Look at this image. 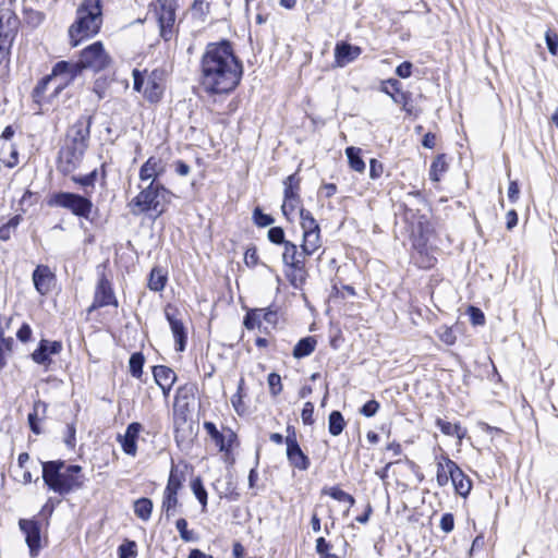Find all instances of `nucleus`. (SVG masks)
Wrapping results in <instances>:
<instances>
[{"mask_svg": "<svg viewBox=\"0 0 558 558\" xmlns=\"http://www.w3.org/2000/svg\"><path fill=\"white\" fill-rule=\"evenodd\" d=\"M108 305L118 306V301L116 299L110 281L102 274L96 286L94 301L90 307L88 308V312L90 313L94 310L105 307Z\"/></svg>", "mask_w": 558, "mask_h": 558, "instance_id": "14", "label": "nucleus"}, {"mask_svg": "<svg viewBox=\"0 0 558 558\" xmlns=\"http://www.w3.org/2000/svg\"><path fill=\"white\" fill-rule=\"evenodd\" d=\"M323 494L329 495L332 499L341 501V502H349L350 506H353L355 502V499L352 495L348 494L347 492L342 490L338 486H332L329 488H324L322 490Z\"/></svg>", "mask_w": 558, "mask_h": 558, "instance_id": "37", "label": "nucleus"}, {"mask_svg": "<svg viewBox=\"0 0 558 558\" xmlns=\"http://www.w3.org/2000/svg\"><path fill=\"white\" fill-rule=\"evenodd\" d=\"M86 149L65 143L58 154L57 169L63 175H68L75 171L83 159Z\"/></svg>", "mask_w": 558, "mask_h": 558, "instance_id": "9", "label": "nucleus"}, {"mask_svg": "<svg viewBox=\"0 0 558 558\" xmlns=\"http://www.w3.org/2000/svg\"><path fill=\"white\" fill-rule=\"evenodd\" d=\"M49 207H60L70 210L74 216L89 219L93 202L89 197L72 192H54L47 198Z\"/></svg>", "mask_w": 558, "mask_h": 558, "instance_id": "7", "label": "nucleus"}, {"mask_svg": "<svg viewBox=\"0 0 558 558\" xmlns=\"http://www.w3.org/2000/svg\"><path fill=\"white\" fill-rule=\"evenodd\" d=\"M16 337L21 342H27L32 337V328L29 327V325L23 324L19 328V330L16 332Z\"/></svg>", "mask_w": 558, "mask_h": 558, "instance_id": "64", "label": "nucleus"}, {"mask_svg": "<svg viewBox=\"0 0 558 558\" xmlns=\"http://www.w3.org/2000/svg\"><path fill=\"white\" fill-rule=\"evenodd\" d=\"M547 49L551 56L558 54V35L548 29L545 34Z\"/></svg>", "mask_w": 558, "mask_h": 558, "instance_id": "56", "label": "nucleus"}, {"mask_svg": "<svg viewBox=\"0 0 558 558\" xmlns=\"http://www.w3.org/2000/svg\"><path fill=\"white\" fill-rule=\"evenodd\" d=\"M17 16L9 11H0V44H4L11 49L19 29Z\"/></svg>", "mask_w": 558, "mask_h": 558, "instance_id": "16", "label": "nucleus"}, {"mask_svg": "<svg viewBox=\"0 0 558 558\" xmlns=\"http://www.w3.org/2000/svg\"><path fill=\"white\" fill-rule=\"evenodd\" d=\"M39 408L45 409L46 404L44 402H41V401L35 402L34 410L32 412H29L28 416H27L29 428H31V430L35 435L41 434V429H40V426L38 424V410H39Z\"/></svg>", "mask_w": 558, "mask_h": 558, "instance_id": "42", "label": "nucleus"}, {"mask_svg": "<svg viewBox=\"0 0 558 558\" xmlns=\"http://www.w3.org/2000/svg\"><path fill=\"white\" fill-rule=\"evenodd\" d=\"M35 290L40 295H46L51 291L52 283L56 280L54 274L47 265H38L32 275Z\"/></svg>", "mask_w": 558, "mask_h": 558, "instance_id": "19", "label": "nucleus"}, {"mask_svg": "<svg viewBox=\"0 0 558 558\" xmlns=\"http://www.w3.org/2000/svg\"><path fill=\"white\" fill-rule=\"evenodd\" d=\"M143 426L138 422H132L128 425L124 435H118L117 440L121 445L123 452L135 457L137 452V439Z\"/></svg>", "mask_w": 558, "mask_h": 558, "instance_id": "18", "label": "nucleus"}, {"mask_svg": "<svg viewBox=\"0 0 558 558\" xmlns=\"http://www.w3.org/2000/svg\"><path fill=\"white\" fill-rule=\"evenodd\" d=\"M93 117L82 116L71 126L65 143L87 149Z\"/></svg>", "mask_w": 558, "mask_h": 558, "instance_id": "10", "label": "nucleus"}, {"mask_svg": "<svg viewBox=\"0 0 558 558\" xmlns=\"http://www.w3.org/2000/svg\"><path fill=\"white\" fill-rule=\"evenodd\" d=\"M300 178L298 173H292L286 178L283 181L284 185V196L290 194L292 197H300L299 191H300Z\"/></svg>", "mask_w": 558, "mask_h": 558, "instance_id": "40", "label": "nucleus"}, {"mask_svg": "<svg viewBox=\"0 0 558 558\" xmlns=\"http://www.w3.org/2000/svg\"><path fill=\"white\" fill-rule=\"evenodd\" d=\"M62 348L61 341L41 339L31 356L36 364L48 367L52 363L51 355L60 354Z\"/></svg>", "mask_w": 558, "mask_h": 558, "instance_id": "17", "label": "nucleus"}, {"mask_svg": "<svg viewBox=\"0 0 558 558\" xmlns=\"http://www.w3.org/2000/svg\"><path fill=\"white\" fill-rule=\"evenodd\" d=\"M110 63V56L106 52L104 44L98 40L85 47L81 51L77 61H58L57 70L61 73L64 70L71 69L74 75L78 76L82 74L83 70H92L97 73L107 69Z\"/></svg>", "mask_w": 558, "mask_h": 558, "instance_id": "5", "label": "nucleus"}, {"mask_svg": "<svg viewBox=\"0 0 558 558\" xmlns=\"http://www.w3.org/2000/svg\"><path fill=\"white\" fill-rule=\"evenodd\" d=\"M380 404L376 400H369L360 409V413L365 417H373L379 410Z\"/></svg>", "mask_w": 558, "mask_h": 558, "instance_id": "58", "label": "nucleus"}, {"mask_svg": "<svg viewBox=\"0 0 558 558\" xmlns=\"http://www.w3.org/2000/svg\"><path fill=\"white\" fill-rule=\"evenodd\" d=\"M144 96L150 102L159 101L161 97V89L159 84L155 81H148L144 89Z\"/></svg>", "mask_w": 558, "mask_h": 558, "instance_id": "46", "label": "nucleus"}, {"mask_svg": "<svg viewBox=\"0 0 558 558\" xmlns=\"http://www.w3.org/2000/svg\"><path fill=\"white\" fill-rule=\"evenodd\" d=\"M144 363L145 356L142 352L132 353L129 360L130 374L135 378H141L143 375Z\"/></svg>", "mask_w": 558, "mask_h": 558, "instance_id": "36", "label": "nucleus"}, {"mask_svg": "<svg viewBox=\"0 0 558 558\" xmlns=\"http://www.w3.org/2000/svg\"><path fill=\"white\" fill-rule=\"evenodd\" d=\"M361 148L349 146L345 148V155L348 157L349 166L352 170L357 172H364L365 162L362 158Z\"/></svg>", "mask_w": 558, "mask_h": 558, "instance_id": "28", "label": "nucleus"}, {"mask_svg": "<svg viewBox=\"0 0 558 558\" xmlns=\"http://www.w3.org/2000/svg\"><path fill=\"white\" fill-rule=\"evenodd\" d=\"M137 556V545L135 541L125 539L118 547V557L119 558H136Z\"/></svg>", "mask_w": 558, "mask_h": 558, "instance_id": "43", "label": "nucleus"}, {"mask_svg": "<svg viewBox=\"0 0 558 558\" xmlns=\"http://www.w3.org/2000/svg\"><path fill=\"white\" fill-rule=\"evenodd\" d=\"M244 263L250 268H254L255 266L258 265L259 258H258L257 248L255 245H252L246 248V251L244 253Z\"/></svg>", "mask_w": 558, "mask_h": 558, "instance_id": "57", "label": "nucleus"}, {"mask_svg": "<svg viewBox=\"0 0 558 558\" xmlns=\"http://www.w3.org/2000/svg\"><path fill=\"white\" fill-rule=\"evenodd\" d=\"M102 25V0H83L76 10V19L69 27L70 45L78 46L83 40L96 36Z\"/></svg>", "mask_w": 558, "mask_h": 558, "instance_id": "3", "label": "nucleus"}, {"mask_svg": "<svg viewBox=\"0 0 558 558\" xmlns=\"http://www.w3.org/2000/svg\"><path fill=\"white\" fill-rule=\"evenodd\" d=\"M63 441L69 449H74L76 446V427L75 423H69L65 426Z\"/></svg>", "mask_w": 558, "mask_h": 558, "instance_id": "53", "label": "nucleus"}, {"mask_svg": "<svg viewBox=\"0 0 558 558\" xmlns=\"http://www.w3.org/2000/svg\"><path fill=\"white\" fill-rule=\"evenodd\" d=\"M149 11L157 15L158 25H174L175 8L168 0H156L149 3Z\"/></svg>", "mask_w": 558, "mask_h": 558, "instance_id": "21", "label": "nucleus"}, {"mask_svg": "<svg viewBox=\"0 0 558 558\" xmlns=\"http://www.w3.org/2000/svg\"><path fill=\"white\" fill-rule=\"evenodd\" d=\"M52 75L53 77H59L60 75H66V80L63 82H59L57 86L54 87L53 97H57L61 94V92L68 87L71 83L74 82V80L77 77V75H74L73 71L71 69L64 70L60 73V71L57 70V63L52 66Z\"/></svg>", "mask_w": 558, "mask_h": 558, "instance_id": "34", "label": "nucleus"}, {"mask_svg": "<svg viewBox=\"0 0 558 558\" xmlns=\"http://www.w3.org/2000/svg\"><path fill=\"white\" fill-rule=\"evenodd\" d=\"M268 240L277 245H283L286 247V243L289 241L286 240L284 230L281 227H271L267 232Z\"/></svg>", "mask_w": 558, "mask_h": 558, "instance_id": "47", "label": "nucleus"}, {"mask_svg": "<svg viewBox=\"0 0 558 558\" xmlns=\"http://www.w3.org/2000/svg\"><path fill=\"white\" fill-rule=\"evenodd\" d=\"M260 311V318L270 325H276L278 322V313L277 311L272 310L271 307L267 308H259Z\"/></svg>", "mask_w": 558, "mask_h": 558, "instance_id": "61", "label": "nucleus"}, {"mask_svg": "<svg viewBox=\"0 0 558 558\" xmlns=\"http://www.w3.org/2000/svg\"><path fill=\"white\" fill-rule=\"evenodd\" d=\"M13 344V338H4L2 332H0V368H3L7 365L4 352H11Z\"/></svg>", "mask_w": 558, "mask_h": 558, "instance_id": "50", "label": "nucleus"}, {"mask_svg": "<svg viewBox=\"0 0 558 558\" xmlns=\"http://www.w3.org/2000/svg\"><path fill=\"white\" fill-rule=\"evenodd\" d=\"M444 460L456 493L462 497H466L471 492L472 481L463 473L454 461L448 457H445Z\"/></svg>", "mask_w": 558, "mask_h": 558, "instance_id": "15", "label": "nucleus"}, {"mask_svg": "<svg viewBox=\"0 0 558 558\" xmlns=\"http://www.w3.org/2000/svg\"><path fill=\"white\" fill-rule=\"evenodd\" d=\"M310 256L312 255L308 252L305 253L302 245L299 250L298 245L293 242L286 243L282 252V263L288 268L286 276L290 284L295 289H301L306 281L308 275L305 260Z\"/></svg>", "mask_w": 558, "mask_h": 558, "instance_id": "6", "label": "nucleus"}, {"mask_svg": "<svg viewBox=\"0 0 558 558\" xmlns=\"http://www.w3.org/2000/svg\"><path fill=\"white\" fill-rule=\"evenodd\" d=\"M301 245L305 253L313 255L322 246L320 230L304 232Z\"/></svg>", "mask_w": 558, "mask_h": 558, "instance_id": "26", "label": "nucleus"}, {"mask_svg": "<svg viewBox=\"0 0 558 558\" xmlns=\"http://www.w3.org/2000/svg\"><path fill=\"white\" fill-rule=\"evenodd\" d=\"M160 160L156 157H149L140 168L138 177L141 181H159L161 170H159Z\"/></svg>", "mask_w": 558, "mask_h": 558, "instance_id": "22", "label": "nucleus"}, {"mask_svg": "<svg viewBox=\"0 0 558 558\" xmlns=\"http://www.w3.org/2000/svg\"><path fill=\"white\" fill-rule=\"evenodd\" d=\"M391 99L395 104L401 105L402 110L408 116H417V112L413 106V99H412V93L410 92H402L399 95H391Z\"/></svg>", "mask_w": 558, "mask_h": 558, "instance_id": "32", "label": "nucleus"}, {"mask_svg": "<svg viewBox=\"0 0 558 558\" xmlns=\"http://www.w3.org/2000/svg\"><path fill=\"white\" fill-rule=\"evenodd\" d=\"M331 547V544L326 541L325 537H318L316 539V553L319 558H339L337 555L330 553Z\"/></svg>", "mask_w": 558, "mask_h": 558, "instance_id": "48", "label": "nucleus"}, {"mask_svg": "<svg viewBox=\"0 0 558 558\" xmlns=\"http://www.w3.org/2000/svg\"><path fill=\"white\" fill-rule=\"evenodd\" d=\"M174 194L167 189L160 181H150L130 203V211L134 216L142 214H155V217L161 216L166 206L171 203Z\"/></svg>", "mask_w": 558, "mask_h": 558, "instance_id": "4", "label": "nucleus"}, {"mask_svg": "<svg viewBox=\"0 0 558 558\" xmlns=\"http://www.w3.org/2000/svg\"><path fill=\"white\" fill-rule=\"evenodd\" d=\"M286 445L290 465L300 471H306L311 465V460L299 445L295 428L291 425L287 426Z\"/></svg>", "mask_w": 558, "mask_h": 558, "instance_id": "8", "label": "nucleus"}, {"mask_svg": "<svg viewBox=\"0 0 558 558\" xmlns=\"http://www.w3.org/2000/svg\"><path fill=\"white\" fill-rule=\"evenodd\" d=\"M468 315L472 325L482 326L485 324V315L481 308L471 305L468 308Z\"/></svg>", "mask_w": 558, "mask_h": 558, "instance_id": "55", "label": "nucleus"}, {"mask_svg": "<svg viewBox=\"0 0 558 558\" xmlns=\"http://www.w3.org/2000/svg\"><path fill=\"white\" fill-rule=\"evenodd\" d=\"M317 345V340L313 336L300 339L293 348V357L300 360L311 355Z\"/></svg>", "mask_w": 558, "mask_h": 558, "instance_id": "23", "label": "nucleus"}, {"mask_svg": "<svg viewBox=\"0 0 558 558\" xmlns=\"http://www.w3.org/2000/svg\"><path fill=\"white\" fill-rule=\"evenodd\" d=\"M347 423L344 421V417L340 411L333 410L330 412L328 416V432L331 436H339Z\"/></svg>", "mask_w": 558, "mask_h": 558, "instance_id": "29", "label": "nucleus"}, {"mask_svg": "<svg viewBox=\"0 0 558 558\" xmlns=\"http://www.w3.org/2000/svg\"><path fill=\"white\" fill-rule=\"evenodd\" d=\"M178 315V308L171 306L170 304L166 306L165 316L170 325L173 338L175 340V350L178 352H183L187 342V333L182 319L179 318Z\"/></svg>", "mask_w": 558, "mask_h": 558, "instance_id": "13", "label": "nucleus"}, {"mask_svg": "<svg viewBox=\"0 0 558 558\" xmlns=\"http://www.w3.org/2000/svg\"><path fill=\"white\" fill-rule=\"evenodd\" d=\"M448 163L446 161V154H439L433 160L429 169V179L435 182H439L441 175L447 171Z\"/></svg>", "mask_w": 558, "mask_h": 558, "instance_id": "30", "label": "nucleus"}, {"mask_svg": "<svg viewBox=\"0 0 558 558\" xmlns=\"http://www.w3.org/2000/svg\"><path fill=\"white\" fill-rule=\"evenodd\" d=\"M167 280V274L161 268L154 267L150 270L147 287L154 292H160L165 289Z\"/></svg>", "mask_w": 558, "mask_h": 558, "instance_id": "24", "label": "nucleus"}, {"mask_svg": "<svg viewBox=\"0 0 558 558\" xmlns=\"http://www.w3.org/2000/svg\"><path fill=\"white\" fill-rule=\"evenodd\" d=\"M300 202V197H292L290 194L284 196L283 204L281 206L282 214L289 219L290 215L295 210Z\"/></svg>", "mask_w": 558, "mask_h": 558, "instance_id": "52", "label": "nucleus"}, {"mask_svg": "<svg viewBox=\"0 0 558 558\" xmlns=\"http://www.w3.org/2000/svg\"><path fill=\"white\" fill-rule=\"evenodd\" d=\"M199 69L201 86L209 95L233 92L243 76V63L228 39L206 45L201 58Z\"/></svg>", "mask_w": 558, "mask_h": 558, "instance_id": "1", "label": "nucleus"}, {"mask_svg": "<svg viewBox=\"0 0 558 558\" xmlns=\"http://www.w3.org/2000/svg\"><path fill=\"white\" fill-rule=\"evenodd\" d=\"M191 488L196 499L205 508L207 506V492L199 476L195 477L191 482Z\"/></svg>", "mask_w": 558, "mask_h": 558, "instance_id": "41", "label": "nucleus"}, {"mask_svg": "<svg viewBox=\"0 0 558 558\" xmlns=\"http://www.w3.org/2000/svg\"><path fill=\"white\" fill-rule=\"evenodd\" d=\"M361 53V47L354 46L347 41H340L337 43L335 47V62L337 66L343 68L356 60Z\"/></svg>", "mask_w": 558, "mask_h": 558, "instance_id": "20", "label": "nucleus"}, {"mask_svg": "<svg viewBox=\"0 0 558 558\" xmlns=\"http://www.w3.org/2000/svg\"><path fill=\"white\" fill-rule=\"evenodd\" d=\"M300 218H301V228L304 232L320 230L319 225L317 223L316 219L313 217L311 211L301 208L300 210Z\"/></svg>", "mask_w": 558, "mask_h": 558, "instance_id": "39", "label": "nucleus"}, {"mask_svg": "<svg viewBox=\"0 0 558 558\" xmlns=\"http://www.w3.org/2000/svg\"><path fill=\"white\" fill-rule=\"evenodd\" d=\"M182 486V476L178 474V471L173 468L170 471L165 493L177 494Z\"/></svg>", "mask_w": 558, "mask_h": 558, "instance_id": "45", "label": "nucleus"}, {"mask_svg": "<svg viewBox=\"0 0 558 558\" xmlns=\"http://www.w3.org/2000/svg\"><path fill=\"white\" fill-rule=\"evenodd\" d=\"M203 427L220 452H225L226 454L231 453L233 444L238 439L236 434L231 428H226L225 432H220L216 424L209 421L204 422Z\"/></svg>", "mask_w": 558, "mask_h": 558, "instance_id": "11", "label": "nucleus"}, {"mask_svg": "<svg viewBox=\"0 0 558 558\" xmlns=\"http://www.w3.org/2000/svg\"><path fill=\"white\" fill-rule=\"evenodd\" d=\"M51 81H53L52 72L41 77L32 92L33 101L38 106L39 110L41 108L44 95Z\"/></svg>", "mask_w": 558, "mask_h": 558, "instance_id": "31", "label": "nucleus"}, {"mask_svg": "<svg viewBox=\"0 0 558 558\" xmlns=\"http://www.w3.org/2000/svg\"><path fill=\"white\" fill-rule=\"evenodd\" d=\"M440 529L445 533H450L454 529V518L450 512L444 513L440 519Z\"/></svg>", "mask_w": 558, "mask_h": 558, "instance_id": "60", "label": "nucleus"}, {"mask_svg": "<svg viewBox=\"0 0 558 558\" xmlns=\"http://www.w3.org/2000/svg\"><path fill=\"white\" fill-rule=\"evenodd\" d=\"M19 526L25 534V542L32 558L38 556L41 548V529L38 521L33 519H20Z\"/></svg>", "mask_w": 558, "mask_h": 558, "instance_id": "12", "label": "nucleus"}, {"mask_svg": "<svg viewBox=\"0 0 558 558\" xmlns=\"http://www.w3.org/2000/svg\"><path fill=\"white\" fill-rule=\"evenodd\" d=\"M436 426L440 429V432L447 436H456L458 439H463L466 435V429L463 428L458 423H450L442 418L436 420Z\"/></svg>", "mask_w": 558, "mask_h": 558, "instance_id": "25", "label": "nucleus"}, {"mask_svg": "<svg viewBox=\"0 0 558 558\" xmlns=\"http://www.w3.org/2000/svg\"><path fill=\"white\" fill-rule=\"evenodd\" d=\"M252 219L259 228H266L275 222V218L269 214H265L259 207L253 210Z\"/></svg>", "mask_w": 558, "mask_h": 558, "instance_id": "44", "label": "nucleus"}, {"mask_svg": "<svg viewBox=\"0 0 558 558\" xmlns=\"http://www.w3.org/2000/svg\"><path fill=\"white\" fill-rule=\"evenodd\" d=\"M178 502L179 500L177 494H169L163 492L161 510L165 512L167 520H169L174 514Z\"/></svg>", "mask_w": 558, "mask_h": 558, "instance_id": "38", "label": "nucleus"}, {"mask_svg": "<svg viewBox=\"0 0 558 558\" xmlns=\"http://www.w3.org/2000/svg\"><path fill=\"white\" fill-rule=\"evenodd\" d=\"M153 501L147 497H142L134 502V513L143 521H148L153 512Z\"/></svg>", "mask_w": 558, "mask_h": 558, "instance_id": "33", "label": "nucleus"}, {"mask_svg": "<svg viewBox=\"0 0 558 558\" xmlns=\"http://www.w3.org/2000/svg\"><path fill=\"white\" fill-rule=\"evenodd\" d=\"M384 172V166L381 162H379L377 159H371L369 162V177L373 180H376L381 177Z\"/></svg>", "mask_w": 558, "mask_h": 558, "instance_id": "63", "label": "nucleus"}, {"mask_svg": "<svg viewBox=\"0 0 558 558\" xmlns=\"http://www.w3.org/2000/svg\"><path fill=\"white\" fill-rule=\"evenodd\" d=\"M153 376L157 385L174 384L177 380L175 373L168 366L156 365L153 367Z\"/></svg>", "mask_w": 558, "mask_h": 558, "instance_id": "27", "label": "nucleus"}, {"mask_svg": "<svg viewBox=\"0 0 558 558\" xmlns=\"http://www.w3.org/2000/svg\"><path fill=\"white\" fill-rule=\"evenodd\" d=\"M267 381L271 396L276 397L282 391L281 377L277 373H270Z\"/></svg>", "mask_w": 558, "mask_h": 558, "instance_id": "54", "label": "nucleus"}, {"mask_svg": "<svg viewBox=\"0 0 558 558\" xmlns=\"http://www.w3.org/2000/svg\"><path fill=\"white\" fill-rule=\"evenodd\" d=\"M45 485L60 496H66L83 488L84 475L78 464H65L63 460L41 462Z\"/></svg>", "mask_w": 558, "mask_h": 558, "instance_id": "2", "label": "nucleus"}, {"mask_svg": "<svg viewBox=\"0 0 558 558\" xmlns=\"http://www.w3.org/2000/svg\"><path fill=\"white\" fill-rule=\"evenodd\" d=\"M314 404L311 401L304 403L301 417L304 425H313L314 424Z\"/></svg>", "mask_w": 558, "mask_h": 558, "instance_id": "59", "label": "nucleus"}, {"mask_svg": "<svg viewBox=\"0 0 558 558\" xmlns=\"http://www.w3.org/2000/svg\"><path fill=\"white\" fill-rule=\"evenodd\" d=\"M243 325L246 329L252 330L260 325V311L259 308L250 310L243 319Z\"/></svg>", "mask_w": 558, "mask_h": 558, "instance_id": "49", "label": "nucleus"}, {"mask_svg": "<svg viewBox=\"0 0 558 558\" xmlns=\"http://www.w3.org/2000/svg\"><path fill=\"white\" fill-rule=\"evenodd\" d=\"M175 527L180 533V537L184 542H192L195 541L193 531H190L187 529V521L184 518H180L175 522Z\"/></svg>", "mask_w": 558, "mask_h": 558, "instance_id": "51", "label": "nucleus"}, {"mask_svg": "<svg viewBox=\"0 0 558 558\" xmlns=\"http://www.w3.org/2000/svg\"><path fill=\"white\" fill-rule=\"evenodd\" d=\"M413 64L410 61H403L396 68V74L401 78H408L412 75Z\"/></svg>", "mask_w": 558, "mask_h": 558, "instance_id": "62", "label": "nucleus"}, {"mask_svg": "<svg viewBox=\"0 0 558 558\" xmlns=\"http://www.w3.org/2000/svg\"><path fill=\"white\" fill-rule=\"evenodd\" d=\"M211 1L213 0H194L191 7L192 16L205 22L207 15L210 13Z\"/></svg>", "mask_w": 558, "mask_h": 558, "instance_id": "35", "label": "nucleus"}]
</instances>
